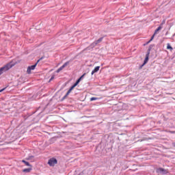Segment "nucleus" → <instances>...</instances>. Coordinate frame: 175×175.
Masks as SVG:
<instances>
[{
    "label": "nucleus",
    "instance_id": "f257e3e1",
    "mask_svg": "<svg viewBox=\"0 0 175 175\" xmlns=\"http://www.w3.org/2000/svg\"><path fill=\"white\" fill-rule=\"evenodd\" d=\"M13 68V65L10 63H8L3 66V67L0 68V76L4 72H8L10 69H12Z\"/></svg>",
    "mask_w": 175,
    "mask_h": 175
},
{
    "label": "nucleus",
    "instance_id": "f03ea898",
    "mask_svg": "<svg viewBox=\"0 0 175 175\" xmlns=\"http://www.w3.org/2000/svg\"><path fill=\"white\" fill-rule=\"evenodd\" d=\"M58 163V160L55 159V157H52L49 159L48 161V165H50L51 167H54L55 165Z\"/></svg>",
    "mask_w": 175,
    "mask_h": 175
},
{
    "label": "nucleus",
    "instance_id": "7ed1b4c3",
    "mask_svg": "<svg viewBox=\"0 0 175 175\" xmlns=\"http://www.w3.org/2000/svg\"><path fill=\"white\" fill-rule=\"evenodd\" d=\"M37 66H38V63H36L35 64H33L32 66H29L27 67V75H31V71L35 70V68H36Z\"/></svg>",
    "mask_w": 175,
    "mask_h": 175
},
{
    "label": "nucleus",
    "instance_id": "20e7f679",
    "mask_svg": "<svg viewBox=\"0 0 175 175\" xmlns=\"http://www.w3.org/2000/svg\"><path fill=\"white\" fill-rule=\"evenodd\" d=\"M149 59H150V53L148 52V53H146V57L144 60V63L139 67L140 69H142V68H143V66H144V65H146V64H147V62H148Z\"/></svg>",
    "mask_w": 175,
    "mask_h": 175
},
{
    "label": "nucleus",
    "instance_id": "39448f33",
    "mask_svg": "<svg viewBox=\"0 0 175 175\" xmlns=\"http://www.w3.org/2000/svg\"><path fill=\"white\" fill-rule=\"evenodd\" d=\"M157 173H161V174H167V171L163 167H159L157 169Z\"/></svg>",
    "mask_w": 175,
    "mask_h": 175
},
{
    "label": "nucleus",
    "instance_id": "423d86ee",
    "mask_svg": "<svg viewBox=\"0 0 175 175\" xmlns=\"http://www.w3.org/2000/svg\"><path fill=\"white\" fill-rule=\"evenodd\" d=\"M157 173H161V174H167V171L163 167H159L157 169Z\"/></svg>",
    "mask_w": 175,
    "mask_h": 175
},
{
    "label": "nucleus",
    "instance_id": "0eeeda50",
    "mask_svg": "<svg viewBox=\"0 0 175 175\" xmlns=\"http://www.w3.org/2000/svg\"><path fill=\"white\" fill-rule=\"evenodd\" d=\"M99 69H100V66H96L91 72L92 76L94 75V73H97V72H99Z\"/></svg>",
    "mask_w": 175,
    "mask_h": 175
},
{
    "label": "nucleus",
    "instance_id": "6e6552de",
    "mask_svg": "<svg viewBox=\"0 0 175 175\" xmlns=\"http://www.w3.org/2000/svg\"><path fill=\"white\" fill-rule=\"evenodd\" d=\"M97 45H98V44L96 42V41H94V42L90 44V45L88 46V49H89V50L91 49H94V47H96Z\"/></svg>",
    "mask_w": 175,
    "mask_h": 175
},
{
    "label": "nucleus",
    "instance_id": "1a4fd4ad",
    "mask_svg": "<svg viewBox=\"0 0 175 175\" xmlns=\"http://www.w3.org/2000/svg\"><path fill=\"white\" fill-rule=\"evenodd\" d=\"M22 163H24L25 166H28L29 167H32V165L29 163V162L25 161V160H22L21 161Z\"/></svg>",
    "mask_w": 175,
    "mask_h": 175
},
{
    "label": "nucleus",
    "instance_id": "9d476101",
    "mask_svg": "<svg viewBox=\"0 0 175 175\" xmlns=\"http://www.w3.org/2000/svg\"><path fill=\"white\" fill-rule=\"evenodd\" d=\"M32 171V167H30L29 168H25L23 170V173H30Z\"/></svg>",
    "mask_w": 175,
    "mask_h": 175
},
{
    "label": "nucleus",
    "instance_id": "9b49d317",
    "mask_svg": "<svg viewBox=\"0 0 175 175\" xmlns=\"http://www.w3.org/2000/svg\"><path fill=\"white\" fill-rule=\"evenodd\" d=\"M162 29V26H159L154 31V35H157V33L159 32V31H161Z\"/></svg>",
    "mask_w": 175,
    "mask_h": 175
},
{
    "label": "nucleus",
    "instance_id": "f8f14e48",
    "mask_svg": "<svg viewBox=\"0 0 175 175\" xmlns=\"http://www.w3.org/2000/svg\"><path fill=\"white\" fill-rule=\"evenodd\" d=\"M152 47H154V44H150L147 50L146 53L149 52V54L151 53V50L152 49Z\"/></svg>",
    "mask_w": 175,
    "mask_h": 175
},
{
    "label": "nucleus",
    "instance_id": "ddd939ff",
    "mask_svg": "<svg viewBox=\"0 0 175 175\" xmlns=\"http://www.w3.org/2000/svg\"><path fill=\"white\" fill-rule=\"evenodd\" d=\"M167 50H170L171 51H173V47L169 43L167 44Z\"/></svg>",
    "mask_w": 175,
    "mask_h": 175
},
{
    "label": "nucleus",
    "instance_id": "4468645a",
    "mask_svg": "<svg viewBox=\"0 0 175 175\" xmlns=\"http://www.w3.org/2000/svg\"><path fill=\"white\" fill-rule=\"evenodd\" d=\"M69 64H70V61H68L66 62H65L62 66V68L64 69L66 66H68V65H69Z\"/></svg>",
    "mask_w": 175,
    "mask_h": 175
},
{
    "label": "nucleus",
    "instance_id": "2eb2a0df",
    "mask_svg": "<svg viewBox=\"0 0 175 175\" xmlns=\"http://www.w3.org/2000/svg\"><path fill=\"white\" fill-rule=\"evenodd\" d=\"M69 64H70V61H68L66 62H65L62 66V68L64 69L66 66H68V65H69Z\"/></svg>",
    "mask_w": 175,
    "mask_h": 175
},
{
    "label": "nucleus",
    "instance_id": "dca6fc26",
    "mask_svg": "<svg viewBox=\"0 0 175 175\" xmlns=\"http://www.w3.org/2000/svg\"><path fill=\"white\" fill-rule=\"evenodd\" d=\"M84 76H85V73H84L83 75H82L77 80V81L80 83V81H81L82 79H84Z\"/></svg>",
    "mask_w": 175,
    "mask_h": 175
},
{
    "label": "nucleus",
    "instance_id": "f3484780",
    "mask_svg": "<svg viewBox=\"0 0 175 175\" xmlns=\"http://www.w3.org/2000/svg\"><path fill=\"white\" fill-rule=\"evenodd\" d=\"M102 40H103V37H101L98 40H95V42H96L97 44H99V43H100Z\"/></svg>",
    "mask_w": 175,
    "mask_h": 175
},
{
    "label": "nucleus",
    "instance_id": "a211bd4d",
    "mask_svg": "<svg viewBox=\"0 0 175 175\" xmlns=\"http://www.w3.org/2000/svg\"><path fill=\"white\" fill-rule=\"evenodd\" d=\"M98 99H99V98L98 97H92L90 98V102H94V100H98Z\"/></svg>",
    "mask_w": 175,
    "mask_h": 175
},
{
    "label": "nucleus",
    "instance_id": "6ab92c4d",
    "mask_svg": "<svg viewBox=\"0 0 175 175\" xmlns=\"http://www.w3.org/2000/svg\"><path fill=\"white\" fill-rule=\"evenodd\" d=\"M32 158H34L33 155H29L28 157L26 158V161H31Z\"/></svg>",
    "mask_w": 175,
    "mask_h": 175
},
{
    "label": "nucleus",
    "instance_id": "aec40b11",
    "mask_svg": "<svg viewBox=\"0 0 175 175\" xmlns=\"http://www.w3.org/2000/svg\"><path fill=\"white\" fill-rule=\"evenodd\" d=\"M64 68H62V66H60L57 70H56V73H59V72H61V70H62Z\"/></svg>",
    "mask_w": 175,
    "mask_h": 175
},
{
    "label": "nucleus",
    "instance_id": "412c9836",
    "mask_svg": "<svg viewBox=\"0 0 175 175\" xmlns=\"http://www.w3.org/2000/svg\"><path fill=\"white\" fill-rule=\"evenodd\" d=\"M154 38H155V33H154V34L151 36L150 39V42H152V40H154Z\"/></svg>",
    "mask_w": 175,
    "mask_h": 175
},
{
    "label": "nucleus",
    "instance_id": "4be33fe9",
    "mask_svg": "<svg viewBox=\"0 0 175 175\" xmlns=\"http://www.w3.org/2000/svg\"><path fill=\"white\" fill-rule=\"evenodd\" d=\"M79 82H77V81H76V82L72 85V86L74 87V88H75V87H77V85H79Z\"/></svg>",
    "mask_w": 175,
    "mask_h": 175
},
{
    "label": "nucleus",
    "instance_id": "5701e85b",
    "mask_svg": "<svg viewBox=\"0 0 175 175\" xmlns=\"http://www.w3.org/2000/svg\"><path fill=\"white\" fill-rule=\"evenodd\" d=\"M44 59V57H40V58L36 62L37 64H39V62H40V61H42V59Z\"/></svg>",
    "mask_w": 175,
    "mask_h": 175
},
{
    "label": "nucleus",
    "instance_id": "b1692460",
    "mask_svg": "<svg viewBox=\"0 0 175 175\" xmlns=\"http://www.w3.org/2000/svg\"><path fill=\"white\" fill-rule=\"evenodd\" d=\"M69 94H70V92L68 90L67 93L66 94V96H68Z\"/></svg>",
    "mask_w": 175,
    "mask_h": 175
},
{
    "label": "nucleus",
    "instance_id": "393cba45",
    "mask_svg": "<svg viewBox=\"0 0 175 175\" xmlns=\"http://www.w3.org/2000/svg\"><path fill=\"white\" fill-rule=\"evenodd\" d=\"M5 90H6V88H4L0 90V92H3V91H5Z\"/></svg>",
    "mask_w": 175,
    "mask_h": 175
},
{
    "label": "nucleus",
    "instance_id": "a878e982",
    "mask_svg": "<svg viewBox=\"0 0 175 175\" xmlns=\"http://www.w3.org/2000/svg\"><path fill=\"white\" fill-rule=\"evenodd\" d=\"M68 96H66V94H65L64 96V97L62 98V100H64Z\"/></svg>",
    "mask_w": 175,
    "mask_h": 175
},
{
    "label": "nucleus",
    "instance_id": "bb28decb",
    "mask_svg": "<svg viewBox=\"0 0 175 175\" xmlns=\"http://www.w3.org/2000/svg\"><path fill=\"white\" fill-rule=\"evenodd\" d=\"M148 43H151V41H150V40H149V41H148L146 44H144V46H146V44H148Z\"/></svg>",
    "mask_w": 175,
    "mask_h": 175
},
{
    "label": "nucleus",
    "instance_id": "cd10ccee",
    "mask_svg": "<svg viewBox=\"0 0 175 175\" xmlns=\"http://www.w3.org/2000/svg\"><path fill=\"white\" fill-rule=\"evenodd\" d=\"M75 89V87L73 85H72L70 88V90H72Z\"/></svg>",
    "mask_w": 175,
    "mask_h": 175
},
{
    "label": "nucleus",
    "instance_id": "c85d7f7f",
    "mask_svg": "<svg viewBox=\"0 0 175 175\" xmlns=\"http://www.w3.org/2000/svg\"><path fill=\"white\" fill-rule=\"evenodd\" d=\"M51 80H54V75L51 77Z\"/></svg>",
    "mask_w": 175,
    "mask_h": 175
},
{
    "label": "nucleus",
    "instance_id": "c756f323",
    "mask_svg": "<svg viewBox=\"0 0 175 175\" xmlns=\"http://www.w3.org/2000/svg\"><path fill=\"white\" fill-rule=\"evenodd\" d=\"M78 175H84V172H81Z\"/></svg>",
    "mask_w": 175,
    "mask_h": 175
},
{
    "label": "nucleus",
    "instance_id": "7c9ffc66",
    "mask_svg": "<svg viewBox=\"0 0 175 175\" xmlns=\"http://www.w3.org/2000/svg\"><path fill=\"white\" fill-rule=\"evenodd\" d=\"M172 146L175 147V142L172 143Z\"/></svg>",
    "mask_w": 175,
    "mask_h": 175
},
{
    "label": "nucleus",
    "instance_id": "2f4dec72",
    "mask_svg": "<svg viewBox=\"0 0 175 175\" xmlns=\"http://www.w3.org/2000/svg\"><path fill=\"white\" fill-rule=\"evenodd\" d=\"M68 91H69L70 92H72V90H71V89H69Z\"/></svg>",
    "mask_w": 175,
    "mask_h": 175
},
{
    "label": "nucleus",
    "instance_id": "473e14b6",
    "mask_svg": "<svg viewBox=\"0 0 175 175\" xmlns=\"http://www.w3.org/2000/svg\"><path fill=\"white\" fill-rule=\"evenodd\" d=\"M52 80H53V79H49V83H50V81H51Z\"/></svg>",
    "mask_w": 175,
    "mask_h": 175
}]
</instances>
